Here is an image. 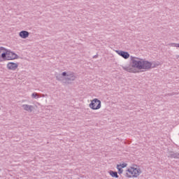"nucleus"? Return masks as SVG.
Wrapping results in <instances>:
<instances>
[{
	"label": "nucleus",
	"instance_id": "39448f33",
	"mask_svg": "<svg viewBox=\"0 0 179 179\" xmlns=\"http://www.w3.org/2000/svg\"><path fill=\"white\" fill-rule=\"evenodd\" d=\"M76 79V76L73 73H68L67 76L64 78L65 80L64 83H71V82H73Z\"/></svg>",
	"mask_w": 179,
	"mask_h": 179
},
{
	"label": "nucleus",
	"instance_id": "4be33fe9",
	"mask_svg": "<svg viewBox=\"0 0 179 179\" xmlns=\"http://www.w3.org/2000/svg\"><path fill=\"white\" fill-rule=\"evenodd\" d=\"M119 169H122V166L121 164L117 165V169L119 170Z\"/></svg>",
	"mask_w": 179,
	"mask_h": 179
},
{
	"label": "nucleus",
	"instance_id": "6ab92c4d",
	"mask_svg": "<svg viewBox=\"0 0 179 179\" xmlns=\"http://www.w3.org/2000/svg\"><path fill=\"white\" fill-rule=\"evenodd\" d=\"M61 75H62V76H66V78L68 76V73L64 71Z\"/></svg>",
	"mask_w": 179,
	"mask_h": 179
},
{
	"label": "nucleus",
	"instance_id": "b1692460",
	"mask_svg": "<svg viewBox=\"0 0 179 179\" xmlns=\"http://www.w3.org/2000/svg\"><path fill=\"white\" fill-rule=\"evenodd\" d=\"M42 97H45V95L43 94V95H42Z\"/></svg>",
	"mask_w": 179,
	"mask_h": 179
},
{
	"label": "nucleus",
	"instance_id": "412c9836",
	"mask_svg": "<svg viewBox=\"0 0 179 179\" xmlns=\"http://www.w3.org/2000/svg\"><path fill=\"white\" fill-rule=\"evenodd\" d=\"M122 166V169H124V167H127V164L123 163L122 164H121Z\"/></svg>",
	"mask_w": 179,
	"mask_h": 179
},
{
	"label": "nucleus",
	"instance_id": "0eeeda50",
	"mask_svg": "<svg viewBox=\"0 0 179 179\" xmlns=\"http://www.w3.org/2000/svg\"><path fill=\"white\" fill-rule=\"evenodd\" d=\"M17 55L10 50H7V60L10 61L12 59H17Z\"/></svg>",
	"mask_w": 179,
	"mask_h": 179
},
{
	"label": "nucleus",
	"instance_id": "ddd939ff",
	"mask_svg": "<svg viewBox=\"0 0 179 179\" xmlns=\"http://www.w3.org/2000/svg\"><path fill=\"white\" fill-rule=\"evenodd\" d=\"M109 174H110V176H111V177H113V178H118V177H120V176H118V173H117V171H109Z\"/></svg>",
	"mask_w": 179,
	"mask_h": 179
},
{
	"label": "nucleus",
	"instance_id": "f257e3e1",
	"mask_svg": "<svg viewBox=\"0 0 179 179\" xmlns=\"http://www.w3.org/2000/svg\"><path fill=\"white\" fill-rule=\"evenodd\" d=\"M141 174H142V171L141 168L136 165L130 167L126 171V177L127 178H137Z\"/></svg>",
	"mask_w": 179,
	"mask_h": 179
},
{
	"label": "nucleus",
	"instance_id": "aec40b11",
	"mask_svg": "<svg viewBox=\"0 0 179 179\" xmlns=\"http://www.w3.org/2000/svg\"><path fill=\"white\" fill-rule=\"evenodd\" d=\"M117 170H118V174H122V171H123L122 169H119Z\"/></svg>",
	"mask_w": 179,
	"mask_h": 179
},
{
	"label": "nucleus",
	"instance_id": "1a4fd4ad",
	"mask_svg": "<svg viewBox=\"0 0 179 179\" xmlns=\"http://www.w3.org/2000/svg\"><path fill=\"white\" fill-rule=\"evenodd\" d=\"M22 108L24 111H27V113H32L33 110H34V106L31 105L23 104Z\"/></svg>",
	"mask_w": 179,
	"mask_h": 179
},
{
	"label": "nucleus",
	"instance_id": "423d86ee",
	"mask_svg": "<svg viewBox=\"0 0 179 179\" xmlns=\"http://www.w3.org/2000/svg\"><path fill=\"white\" fill-rule=\"evenodd\" d=\"M19 66V64L15 62H8L7 64V69L9 71H16Z\"/></svg>",
	"mask_w": 179,
	"mask_h": 179
},
{
	"label": "nucleus",
	"instance_id": "9d476101",
	"mask_svg": "<svg viewBox=\"0 0 179 179\" xmlns=\"http://www.w3.org/2000/svg\"><path fill=\"white\" fill-rule=\"evenodd\" d=\"M168 157L170 159H179V152L170 151L168 152Z\"/></svg>",
	"mask_w": 179,
	"mask_h": 179
},
{
	"label": "nucleus",
	"instance_id": "f8f14e48",
	"mask_svg": "<svg viewBox=\"0 0 179 179\" xmlns=\"http://www.w3.org/2000/svg\"><path fill=\"white\" fill-rule=\"evenodd\" d=\"M29 34H30L27 31H21L19 34V36L21 37V38H27Z\"/></svg>",
	"mask_w": 179,
	"mask_h": 179
},
{
	"label": "nucleus",
	"instance_id": "2eb2a0df",
	"mask_svg": "<svg viewBox=\"0 0 179 179\" xmlns=\"http://www.w3.org/2000/svg\"><path fill=\"white\" fill-rule=\"evenodd\" d=\"M31 97L32 99H40V97L41 96H40V95H38V94H37L36 92H34L31 94Z\"/></svg>",
	"mask_w": 179,
	"mask_h": 179
},
{
	"label": "nucleus",
	"instance_id": "9b49d317",
	"mask_svg": "<svg viewBox=\"0 0 179 179\" xmlns=\"http://www.w3.org/2000/svg\"><path fill=\"white\" fill-rule=\"evenodd\" d=\"M122 69H124V71H126V72H129L131 73H135V69H134V67H132V66H122Z\"/></svg>",
	"mask_w": 179,
	"mask_h": 179
},
{
	"label": "nucleus",
	"instance_id": "6e6552de",
	"mask_svg": "<svg viewBox=\"0 0 179 179\" xmlns=\"http://www.w3.org/2000/svg\"><path fill=\"white\" fill-rule=\"evenodd\" d=\"M115 52H117L118 55H120L124 59H128V58H129V53L128 52H125L122 50H116Z\"/></svg>",
	"mask_w": 179,
	"mask_h": 179
},
{
	"label": "nucleus",
	"instance_id": "5701e85b",
	"mask_svg": "<svg viewBox=\"0 0 179 179\" xmlns=\"http://www.w3.org/2000/svg\"><path fill=\"white\" fill-rule=\"evenodd\" d=\"M98 57H99V55H95L93 56V58H94V59H96V58H98Z\"/></svg>",
	"mask_w": 179,
	"mask_h": 179
},
{
	"label": "nucleus",
	"instance_id": "dca6fc26",
	"mask_svg": "<svg viewBox=\"0 0 179 179\" xmlns=\"http://www.w3.org/2000/svg\"><path fill=\"white\" fill-rule=\"evenodd\" d=\"M169 45L170 47H178L179 48V43H169Z\"/></svg>",
	"mask_w": 179,
	"mask_h": 179
},
{
	"label": "nucleus",
	"instance_id": "393cba45",
	"mask_svg": "<svg viewBox=\"0 0 179 179\" xmlns=\"http://www.w3.org/2000/svg\"><path fill=\"white\" fill-rule=\"evenodd\" d=\"M0 110H1V108H0Z\"/></svg>",
	"mask_w": 179,
	"mask_h": 179
},
{
	"label": "nucleus",
	"instance_id": "4468645a",
	"mask_svg": "<svg viewBox=\"0 0 179 179\" xmlns=\"http://www.w3.org/2000/svg\"><path fill=\"white\" fill-rule=\"evenodd\" d=\"M6 52H3L2 54H1V58H3V59H5V58H8V50H5Z\"/></svg>",
	"mask_w": 179,
	"mask_h": 179
},
{
	"label": "nucleus",
	"instance_id": "a211bd4d",
	"mask_svg": "<svg viewBox=\"0 0 179 179\" xmlns=\"http://www.w3.org/2000/svg\"><path fill=\"white\" fill-rule=\"evenodd\" d=\"M2 51H6V49H5V48H3V47L0 46V54H1V52H2Z\"/></svg>",
	"mask_w": 179,
	"mask_h": 179
},
{
	"label": "nucleus",
	"instance_id": "7ed1b4c3",
	"mask_svg": "<svg viewBox=\"0 0 179 179\" xmlns=\"http://www.w3.org/2000/svg\"><path fill=\"white\" fill-rule=\"evenodd\" d=\"M142 59L131 56L132 68H136V69L141 70L142 66Z\"/></svg>",
	"mask_w": 179,
	"mask_h": 179
},
{
	"label": "nucleus",
	"instance_id": "20e7f679",
	"mask_svg": "<svg viewBox=\"0 0 179 179\" xmlns=\"http://www.w3.org/2000/svg\"><path fill=\"white\" fill-rule=\"evenodd\" d=\"M91 110H100L101 108V101L97 98L94 99L90 103Z\"/></svg>",
	"mask_w": 179,
	"mask_h": 179
},
{
	"label": "nucleus",
	"instance_id": "f3484780",
	"mask_svg": "<svg viewBox=\"0 0 179 179\" xmlns=\"http://www.w3.org/2000/svg\"><path fill=\"white\" fill-rule=\"evenodd\" d=\"M56 79H57V80H59V81L62 80V74H57L56 75Z\"/></svg>",
	"mask_w": 179,
	"mask_h": 179
},
{
	"label": "nucleus",
	"instance_id": "f03ea898",
	"mask_svg": "<svg viewBox=\"0 0 179 179\" xmlns=\"http://www.w3.org/2000/svg\"><path fill=\"white\" fill-rule=\"evenodd\" d=\"M160 65V63H152L148 60H142L141 70L144 69V71H149L152 68H157Z\"/></svg>",
	"mask_w": 179,
	"mask_h": 179
}]
</instances>
